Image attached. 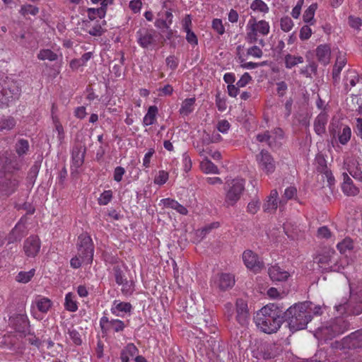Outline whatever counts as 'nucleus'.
Listing matches in <instances>:
<instances>
[{"instance_id":"nucleus-61","label":"nucleus","mask_w":362,"mask_h":362,"mask_svg":"<svg viewBox=\"0 0 362 362\" xmlns=\"http://www.w3.org/2000/svg\"><path fill=\"white\" fill-rule=\"evenodd\" d=\"M349 173L354 179L362 182V171L361 168L358 167L349 168Z\"/></svg>"},{"instance_id":"nucleus-64","label":"nucleus","mask_w":362,"mask_h":362,"mask_svg":"<svg viewBox=\"0 0 362 362\" xmlns=\"http://www.w3.org/2000/svg\"><path fill=\"white\" fill-rule=\"evenodd\" d=\"M166 65L171 69L175 70L178 66V60L174 55L168 57L165 59Z\"/></svg>"},{"instance_id":"nucleus-23","label":"nucleus","mask_w":362,"mask_h":362,"mask_svg":"<svg viewBox=\"0 0 362 362\" xmlns=\"http://www.w3.org/2000/svg\"><path fill=\"white\" fill-rule=\"evenodd\" d=\"M268 274L273 281H286L289 276V273L278 265H274L269 267Z\"/></svg>"},{"instance_id":"nucleus-57","label":"nucleus","mask_w":362,"mask_h":362,"mask_svg":"<svg viewBox=\"0 0 362 362\" xmlns=\"http://www.w3.org/2000/svg\"><path fill=\"white\" fill-rule=\"evenodd\" d=\"M82 263L90 264L91 262H88L86 260L83 259L78 256V254L74 257H73L70 261V264L71 267L74 269L79 268L81 266Z\"/></svg>"},{"instance_id":"nucleus-7","label":"nucleus","mask_w":362,"mask_h":362,"mask_svg":"<svg viewBox=\"0 0 362 362\" xmlns=\"http://www.w3.org/2000/svg\"><path fill=\"white\" fill-rule=\"evenodd\" d=\"M157 32L146 27L140 28L136 33L138 45L145 49L152 50L157 46Z\"/></svg>"},{"instance_id":"nucleus-9","label":"nucleus","mask_w":362,"mask_h":362,"mask_svg":"<svg viewBox=\"0 0 362 362\" xmlns=\"http://www.w3.org/2000/svg\"><path fill=\"white\" fill-rule=\"evenodd\" d=\"M337 311L339 314L359 315L362 313V300L361 298L352 296L349 302H344L335 305Z\"/></svg>"},{"instance_id":"nucleus-63","label":"nucleus","mask_w":362,"mask_h":362,"mask_svg":"<svg viewBox=\"0 0 362 362\" xmlns=\"http://www.w3.org/2000/svg\"><path fill=\"white\" fill-rule=\"evenodd\" d=\"M125 170L123 167L117 166L114 170V180L116 182H120L122 180V177L125 173Z\"/></svg>"},{"instance_id":"nucleus-45","label":"nucleus","mask_w":362,"mask_h":362,"mask_svg":"<svg viewBox=\"0 0 362 362\" xmlns=\"http://www.w3.org/2000/svg\"><path fill=\"white\" fill-rule=\"evenodd\" d=\"M346 88L349 84L351 87H354L358 82L359 78L358 74L354 71H349L344 78Z\"/></svg>"},{"instance_id":"nucleus-46","label":"nucleus","mask_w":362,"mask_h":362,"mask_svg":"<svg viewBox=\"0 0 362 362\" xmlns=\"http://www.w3.org/2000/svg\"><path fill=\"white\" fill-rule=\"evenodd\" d=\"M19 13L23 16H26L29 14L36 16L39 13V8L30 4H25L21 6Z\"/></svg>"},{"instance_id":"nucleus-49","label":"nucleus","mask_w":362,"mask_h":362,"mask_svg":"<svg viewBox=\"0 0 362 362\" xmlns=\"http://www.w3.org/2000/svg\"><path fill=\"white\" fill-rule=\"evenodd\" d=\"M122 286V292L125 296L131 295L134 291V286L132 281H128L127 279L122 282V284H119Z\"/></svg>"},{"instance_id":"nucleus-62","label":"nucleus","mask_w":362,"mask_h":362,"mask_svg":"<svg viewBox=\"0 0 362 362\" xmlns=\"http://www.w3.org/2000/svg\"><path fill=\"white\" fill-rule=\"evenodd\" d=\"M317 237L328 239L331 237V232L327 226H322L317 230Z\"/></svg>"},{"instance_id":"nucleus-55","label":"nucleus","mask_w":362,"mask_h":362,"mask_svg":"<svg viewBox=\"0 0 362 362\" xmlns=\"http://www.w3.org/2000/svg\"><path fill=\"white\" fill-rule=\"evenodd\" d=\"M247 54L255 58H260L262 57L263 52L259 47L254 45L247 49Z\"/></svg>"},{"instance_id":"nucleus-16","label":"nucleus","mask_w":362,"mask_h":362,"mask_svg":"<svg viewBox=\"0 0 362 362\" xmlns=\"http://www.w3.org/2000/svg\"><path fill=\"white\" fill-rule=\"evenodd\" d=\"M40 240L37 236L32 235L25 240L23 250L28 257H35L40 252Z\"/></svg>"},{"instance_id":"nucleus-3","label":"nucleus","mask_w":362,"mask_h":362,"mask_svg":"<svg viewBox=\"0 0 362 362\" xmlns=\"http://www.w3.org/2000/svg\"><path fill=\"white\" fill-rule=\"evenodd\" d=\"M247 33L245 40L250 44L258 42L262 47L265 45L263 39H258V34L267 35L270 31V26L267 21L264 20L257 21L255 18H251L246 26Z\"/></svg>"},{"instance_id":"nucleus-19","label":"nucleus","mask_w":362,"mask_h":362,"mask_svg":"<svg viewBox=\"0 0 362 362\" xmlns=\"http://www.w3.org/2000/svg\"><path fill=\"white\" fill-rule=\"evenodd\" d=\"M344 344L349 349H357L362 347V329L352 332L348 337L344 338Z\"/></svg>"},{"instance_id":"nucleus-8","label":"nucleus","mask_w":362,"mask_h":362,"mask_svg":"<svg viewBox=\"0 0 362 362\" xmlns=\"http://www.w3.org/2000/svg\"><path fill=\"white\" fill-rule=\"evenodd\" d=\"M77 250L78 256L88 262H92L93 258V245L88 233H82L78 237Z\"/></svg>"},{"instance_id":"nucleus-43","label":"nucleus","mask_w":362,"mask_h":362,"mask_svg":"<svg viewBox=\"0 0 362 362\" xmlns=\"http://www.w3.org/2000/svg\"><path fill=\"white\" fill-rule=\"evenodd\" d=\"M351 131L349 127L344 126L341 132H338L339 141L342 145H346L351 139Z\"/></svg>"},{"instance_id":"nucleus-5","label":"nucleus","mask_w":362,"mask_h":362,"mask_svg":"<svg viewBox=\"0 0 362 362\" xmlns=\"http://www.w3.org/2000/svg\"><path fill=\"white\" fill-rule=\"evenodd\" d=\"M245 180L238 177L228 180L226 182L224 187L226 192L225 203L228 206H234L240 199L245 191Z\"/></svg>"},{"instance_id":"nucleus-10","label":"nucleus","mask_w":362,"mask_h":362,"mask_svg":"<svg viewBox=\"0 0 362 362\" xmlns=\"http://www.w3.org/2000/svg\"><path fill=\"white\" fill-rule=\"evenodd\" d=\"M256 160L259 169L266 174L269 175L274 172L276 168L275 161L272 156L267 150H262L256 156Z\"/></svg>"},{"instance_id":"nucleus-15","label":"nucleus","mask_w":362,"mask_h":362,"mask_svg":"<svg viewBox=\"0 0 362 362\" xmlns=\"http://www.w3.org/2000/svg\"><path fill=\"white\" fill-rule=\"evenodd\" d=\"M349 322L343 318H337L330 325L331 330H324L323 333L328 338H332L343 334L349 328Z\"/></svg>"},{"instance_id":"nucleus-54","label":"nucleus","mask_w":362,"mask_h":362,"mask_svg":"<svg viewBox=\"0 0 362 362\" xmlns=\"http://www.w3.org/2000/svg\"><path fill=\"white\" fill-rule=\"evenodd\" d=\"M212 28L219 35H223L225 32V28L222 23V21L219 18H215L213 20Z\"/></svg>"},{"instance_id":"nucleus-27","label":"nucleus","mask_w":362,"mask_h":362,"mask_svg":"<svg viewBox=\"0 0 362 362\" xmlns=\"http://www.w3.org/2000/svg\"><path fill=\"white\" fill-rule=\"evenodd\" d=\"M132 309L130 303L115 300L111 308V313L116 316H121V313H129Z\"/></svg>"},{"instance_id":"nucleus-39","label":"nucleus","mask_w":362,"mask_h":362,"mask_svg":"<svg viewBox=\"0 0 362 362\" xmlns=\"http://www.w3.org/2000/svg\"><path fill=\"white\" fill-rule=\"evenodd\" d=\"M37 58L40 60L53 62L58 59V55L49 49H43L37 54Z\"/></svg>"},{"instance_id":"nucleus-44","label":"nucleus","mask_w":362,"mask_h":362,"mask_svg":"<svg viewBox=\"0 0 362 362\" xmlns=\"http://www.w3.org/2000/svg\"><path fill=\"white\" fill-rule=\"evenodd\" d=\"M337 247L341 254H344L353 249V242L350 238H345L337 244Z\"/></svg>"},{"instance_id":"nucleus-31","label":"nucleus","mask_w":362,"mask_h":362,"mask_svg":"<svg viewBox=\"0 0 362 362\" xmlns=\"http://www.w3.org/2000/svg\"><path fill=\"white\" fill-rule=\"evenodd\" d=\"M34 304L40 312L47 313L52 307V302L47 298L37 296L34 301Z\"/></svg>"},{"instance_id":"nucleus-32","label":"nucleus","mask_w":362,"mask_h":362,"mask_svg":"<svg viewBox=\"0 0 362 362\" xmlns=\"http://www.w3.org/2000/svg\"><path fill=\"white\" fill-rule=\"evenodd\" d=\"M195 98H190L185 99L181 105L179 110L180 114L182 116H187L192 113L194 108Z\"/></svg>"},{"instance_id":"nucleus-6","label":"nucleus","mask_w":362,"mask_h":362,"mask_svg":"<svg viewBox=\"0 0 362 362\" xmlns=\"http://www.w3.org/2000/svg\"><path fill=\"white\" fill-rule=\"evenodd\" d=\"M339 257L338 254L332 249L325 250L323 252L319 254L315 258V262L318 266L327 272H340L341 266L339 264Z\"/></svg>"},{"instance_id":"nucleus-20","label":"nucleus","mask_w":362,"mask_h":362,"mask_svg":"<svg viewBox=\"0 0 362 362\" xmlns=\"http://www.w3.org/2000/svg\"><path fill=\"white\" fill-rule=\"evenodd\" d=\"M269 147L272 149H278L282 145V141L284 138V131L279 127L269 131Z\"/></svg>"},{"instance_id":"nucleus-33","label":"nucleus","mask_w":362,"mask_h":362,"mask_svg":"<svg viewBox=\"0 0 362 362\" xmlns=\"http://www.w3.org/2000/svg\"><path fill=\"white\" fill-rule=\"evenodd\" d=\"M30 149L29 142L27 139H19L15 144V151L18 156L21 157L26 155Z\"/></svg>"},{"instance_id":"nucleus-30","label":"nucleus","mask_w":362,"mask_h":362,"mask_svg":"<svg viewBox=\"0 0 362 362\" xmlns=\"http://www.w3.org/2000/svg\"><path fill=\"white\" fill-rule=\"evenodd\" d=\"M158 109L156 105H151L148 107L146 114L143 119V125L144 127L152 125L156 123Z\"/></svg>"},{"instance_id":"nucleus-12","label":"nucleus","mask_w":362,"mask_h":362,"mask_svg":"<svg viewBox=\"0 0 362 362\" xmlns=\"http://www.w3.org/2000/svg\"><path fill=\"white\" fill-rule=\"evenodd\" d=\"M214 286L221 291L230 289L235 284L233 275L227 273L218 274L213 278Z\"/></svg>"},{"instance_id":"nucleus-1","label":"nucleus","mask_w":362,"mask_h":362,"mask_svg":"<svg viewBox=\"0 0 362 362\" xmlns=\"http://www.w3.org/2000/svg\"><path fill=\"white\" fill-rule=\"evenodd\" d=\"M254 320L262 332H276L284 322V308L276 303L267 304L257 311Z\"/></svg>"},{"instance_id":"nucleus-28","label":"nucleus","mask_w":362,"mask_h":362,"mask_svg":"<svg viewBox=\"0 0 362 362\" xmlns=\"http://www.w3.org/2000/svg\"><path fill=\"white\" fill-rule=\"evenodd\" d=\"M327 121L328 117L325 113H320L315 118L314 121V130L317 135L322 136L325 133V127Z\"/></svg>"},{"instance_id":"nucleus-59","label":"nucleus","mask_w":362,"mask_h":362,"mask_svg":"<svg viewBox=\"0 0 362 362\" xmlns=\"http://www.w3.org/2000/svg\"><path fill=\"white\" fill-rule=\"evenodd\" d=\"M259 209V200H252L249 202L247 206V211L250 214H255L257 212Z\"/></svg>"},{"instance_id":"nucleus-22","label":"nucleus","mask_w":362,"mask_h":362,"mask_svg":"<svg viewBox=\"0 0 362 362\" xmlns=\"http://www.w3.org/2000/svg\"><path fill=\"white\" fill-rule=\"evenodd\" d=\"M343 183L341 189L343 192L347 196H356L359 193V189L356 187L352 180L346 173H343Z\"/></svg>"},{"instance_id":"nucleus-53","label":"nucleus","mask_w":362,"mask_h":362,"mask_svg":"<svg viewBox=\"0 0 362 362\" xmlns=\"http://www.w3.org/2000/svg\"><path fill=\"white\" fill-rule=\"evenodd\" d=\"M219 223L218 222H214L209 225L205 226L203 227L201 230H198V233H199V235L202 236V238L205 237L210 231L214 228H217L219 227Z\"/></svg>"},{"instance_id":"nucleus-40","label":"nucleus","mask_w":362,"mask_h":362,"mask_svg":"<svg viewBox=\"0 0 362 362\" xmlns=\"http://www.w3.org/2000/svg\"><path fill=\"white\" fill-rule=\"evenodd\" d=\"M285 66L287 69H291L298 64L303 62V58L302 57H296L290 54H287L284 58Z\"/></svg>"},{"instance_id":"nucleus-51","label":"nucleus","mask_w":362,"mask_h":362,"mask_svg":"<svg viewBox=\"0 0 362 362\" xmlns=\"http://www.w3.org/2000/svg\"><path fill=\"white\" fill-rule=\"evenodd\" d=\"M168 173L165 170H159L158 175L154 178V183L158 185H164L168 179Z\"/></svg>"},{"instance_id":"nucleus-4","label":"nucleus","mask_w":362,"mask_h":362,"mask_svg":"<svg viewBox=\"0 0 362 362\" xmlns=\"http://www.w3.org/2000/svg\"><path fill=\"white\" fill-rule=\"evenodd\" d=\"M21 94V82L6 77L0 83V106L18 100Z\"/></svg>"},{"instance_id":"nucleus-14","label":"nucleus","mask_w":362,"mask_h":362,"mask_svg":"<svg viewBox=\"0 0 362 362\" xmlns=\"http://www.w3.org/2000/svg\"><path fill=\"white\" fill-rule=\"evenodd\" d=\"M9 320L15 330L22 335L25 336L29 332V321L25 315L18 314L10 317Z\"/></svg>"},{"instance_id":"nucleus-41","label":"nucleus","mask_w":362,"mask_h":362,"mask_svg":"<svg viewBox=\"0 0 362 362\" xmlns=\"http://www.w3.org/2000/svg\"><path fill=\"white\" fill-rule=\"evenodd\" d=\"M35 273V269H32L28 272H20L16 276V280L22 284L29 282L34 276Z\"/></svg>"},{"instance_id":"nucleus-50","label":"nucleus","mask_w":362,"mask_h":362,"mask_svg":"<svg viewBox=\"0 0 362 362\" xmlns=\"http://www.w3.org/2000/svg\"><path fill=\"white\" fill-rule=\"evenodd\" d=\"M113 274L115 281L118 285L122 284V282L127 280L123 271L118 266L113 267Z\"/></svg>"},{"instance_id":"nucleus-36","label":"nucleus","mask_w":362,"mask_h":362,"mask_svg":"<svg viewBox=\"0 0 362 362\" xmlns=\"http://www.w3.org/2000/svg\"><path fill=\"white\" fill-rule=\"evenodd\" d=\"M64 307L69 312H76L78 310L77 302L72 293H68L65 296Z\"/></svg>"},{"instance_id":"nucleus-13","label":"nucleus","mask_w":362,"mask_h":362,"mask_svg":"<svg viewBox=\"0 0 362 362\" xmlns=\"http://www.w3.org/2000/svg\"><path fill=\"white\" fill-rule=\"evenodd\" d=\"M86 152V147L81 143H76L74 146L71 151V168L77 170L84 163L85 154Z\"/></svg>"},{"instance_id":"nucleus-11","label":"nucleus","mask_w":362,"mask_h":362,"mask_svg":"<svg viewBox=\"0 0 362 362\" xmlns=\"http://www.w3.org/2000/svg\"><path fill=\"white\" fill-rule=\"evenodd\" d=\"M100 325L103 333L110 331L115 332H122L126 327L123 321L118 319L109 320L105 316L100 318Z\"/></svg>"},{"instance_id":"nucleus-56","label":"nucleus","mask_w":362,"mask_h":362,"mask_svg":"<svg viewBox=\"0 0 362 362\" xmlns=\"http://www.w3.org/2000/svg\"><path fill=\"white\" fill-rule=\"evenodd\" d=\"M187 41L193 46L197 45L198 39L194 33L190 29L185 31Z\"/></svg>"},{"instance_id":"nucleus-60","label":"nucleus","mask_w":362,"mask_h":362,"mask_svg":"<svg viewBox=\"0 0 362 362\" xmlns=\"http://www.w3.org/2000/svg\"><path fill=\"white\" fill-rule=\"evenodd\" d=\"M69 335L70 339L76 345H80L82 342L79 333L75 329H69Z\"/></svg>"},{"instance_id":"nucleus-38","label":"nucleus","mask_w":362,"mask_h":362,"mask_svg":"<svg viewBox=\"0 0 362 362\" xmlns=\"http://www.w3.org/2000/svg\"><path fill=\"white\" fill-rule=\"evenodd\" d=\"M317 8V4H312L304 12L303 18L304 22L313 25L315 23L314 16L316 9Z\"/></svg>"},{"instance_id":"nucleus-47","label":"nucleus","mask_w":362,"mask_h":362,"mask_svg":"<svg viewBox=\"0 0 362 362\" xmlns=\"http://www.w3.org/2000/svg\"><path fill=\"white\" fill-rule=\"evenodd\" d=\"M87 11L88 16L91 21L95 20L97 17L103 18L106 13V11L102 7L98 8H90Z\"/></svg>"},{"instance_id":"nucleus-37","label":"nucleus","mask_w":362,"mask_h":362,"mask_svg":"<svg viewBox=\"0 0 362 362\" xmlns=\"http://www.w3.org/2000/svg\"><path fill=\"white\" fill-rule=\"evenodd\" d=\"M200 165L202 171L205 173L219 174L218 167L208 158H205L202 160Z\"/></svg>"},{"instance_id":"nucleus-48","label":"nucleus","mask_w":362,"mask_h":362,"mask_svg":"<svg viewBox=\"0 0 362 362\" xmlns=\"http://www.w3.org/2000/svg\"><path fill=\"white\" fill-rule=\"evenodd\" d=\"M280 26L283 31L289 32L293 27V22L290 17L285 16L281 18Z\"/></svg>"},{"instance_id":"nucleus-58","label":"nucleus","mask_w":362,"mask_h":362,"mask_svg":"<svg viewBox=\"0 0 362 362\" xmlns=\"http://www.w3.org/2000/svg\"><path fill=\"white\" fill-rule=\"evenodd\" d=\"M312 30L311 28L308 25H304L301 28L300 30L299 37L302 40H306L309 39L311 36Z\"/></svg>"},{"instance_id":"nucleus-2","label":"nucleus","mask_w":362,"mask_h":362,"mask_svg":"<svg viewBox=\"0 0 362 362\" xmlns=\"http://www.w3.org/2000/svg\"><path fill=\"white\" fill-rule=\"evenodd\" d=\"M311 310L308 302L295 304L284 310V322H288L292 332L303 329L313 318Z\"/></svg>"},{"instance_id":"nucleus-34","label":"nucleus","mask_w":362,"mask_h":362,"mask_svg":"<svg viewBox=\"0 0 362 362\" xmlns=\"http://www.w3.org/2000/svg\"><path fill=\"white\" fill-rule=\"evenodd\" d=\"M346 64V59L344 57H338L332 70V78L334 81L339 78L340 73Z\"/></svg>"},{"instance_id":"nucleus-18","label":"nucleus","mask_w":362,"mask_h":362,"mask_svg":"<svg viewBox=\"0 0 362 362\" xmlns=\"http://www.w3.org/2000/svg\"><path fill=\"white\" fill-rule=\"evenodd\" d=\"M236 320L242 326H245L248 323L247 304L243 299H238L236 301Z\"/></svg>"},{"instance_id":"nucleus-21","label":"nucleus","mask_w":362,"mask_h":362,"mask_svg":"<svg viewBox=\"0 0 362 362\" xmlns=\"http://www.w3.org/2000/svg\"><path fill=\"white\" fill-rule=\"evenodd\" d=\"M17 124L16 119L10 115L0 117V134H6L13 130Z\"/></svg>"},{"instance_id":"nucleus-42","label":"nucleus","mask_w":362,"mask_h":362,"mask_svg":"<svg viewBox=\"0 0 362 362\" xmlns=\"http://www.w3.org/2000/svg\"><path fill=\"white\" fill-rule=\"evenodd\" d=\"M250 8L254 11L267 13L269 11V6L262 0H254L250 5Z\"/></svg>"},{"instance_id":"nucleus-26","label":"nucleus","mask_w":362,"mask_h":362,"mask_svg":"<svg viewBox=\"0 0 362 362\" xmlns=\"http://www.w3.org/2000/svg\"><path fill=\"white\" fill-rule=\"evenodd\" d=\"M138 349L132 344H127L120 352V359L122 362H129V360L136 356L138 354Z\"/></svg>"},{"instance_id":"nucleus-25","label":"nucleus","mask_w":362,"mask_h":362,"mask_svg":"<svg viewBox=\"0 0 362 362\" xmlns=\"http://www.w3.org/2000/svg\"><path fill=\"white\" fill-rule=\"evenodd\" d=\"M279 194L276 189H272L267 202L264 204L263 209L265 212L272 213L278 207Z\"/></svg>"},{"instance_id":"nucleus-35","label":"nucleus","mask_w":362,"mask_h":362,"mask_svg":"<svg viewBox=\"0 0 362 362\" xmlns=\"http://www.w3.org/2000/svg\"><path fill=\"white\" fill-rule=\"evenodd\" d=\"M24 233V226L21 224H17L15 228L11 230L8 236V243L20 240Z\"/></svg>"},{"instance_id":"nucleus-29","label":"nucleus","mask_w":362,"mask_h":362,"mask_svg":"<svg viewBox=\"0 0 362 362\" xmlns=\"http://www.w3.org/2000/svg\"><path fill=\"white\" fill-rule=\"evenodd\" d=\"M160 202L163 203L164 206L175 209L180 214L187 215L188 213V210L186 207L174 199L170 198L163 199L160 200Z\"/></svg>"},{"instance_id":"nucleus-17","label":"nucleus","mask_w":362,"mask_h":362,"mask_svg":"<svg viewBox=\"0 0 362 362\" xmlns=\"http://www.w3.org/2000/svg\"><path fill=\"white\" fill-rule=\"evenodd\" d=\"M243 259L245 266L254 272H258L263 267V262L259 261L257 255L251 250L243 252Z\"/></svg>"},{"instance_id":"nucleus-52","label":"nucleus","mask_w":362,"mask_h":362,"mask_svg":"<svg viewBox=\"0 0 362 362\" xmlns=\"http://www.w3.org/2000/svg\"><path fill=\"white\" fill-rule=\"evenodd\" d=\"M112 198V192L111 190H105L98 199V204L100 205H107Z\"/></svg>"},{"instance_id":"nucleus-24","label":"nucleus","mask_w":362,"mask_h":362,"mask_svg":"<svg viewBox=\"0 0 362 362\" xmlns=\"http://www.w3.org/2000/svg\"><path fill=\"white\" fill-rule=\"evenodd\" d=\"M316 55L318 61L323 65L329 63L331 49L327 45H320L316 48Z\"/></svg>"}]
</instances>
